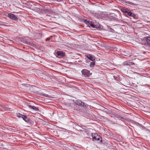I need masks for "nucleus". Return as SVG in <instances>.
<instances>
[{
  "label": "nucleus",
  "instance_id": "nucleus-6",
  "mask_svg": "<svg viewBox=\"0 0 150 150\" xmlns=\"http://www.w3.org/2000/svg\"><path fill=\"white\" fill-rule=\"evenodd\" d=\"M28 106L29 108H31L34 110L35 111H38L39 110L35 106H32L31 105H29Z\"/></svg>",
  "mask_w": 150,
  "mask_h": 150
},
{
  "label": "nucleus",
  "instance_id": "nucleus-7",
  "mask_svg": "<svg viewBox=\"0 0 150 150\" xmlns=\"http://www.w3.org/2000/svg\"><path fill=\"white\" fill-rule=\"evenodd\" d=\"M56 54L57 55L59 56L63 57L64 55V54L62 51H57Z\"/></svg>",
  "mask_w": 150,
  "mask_h": 150
},
{
  "label": "nucleus",
  "instance_id": "nucleus-8",
  "mask_svg": "<svg viewBox=\"0 0 150 150\" xmlns=\"http://www.w3.org/2000/svg\"><path fill=\"white\" fill-rule=\"evenodd\" d=\"M76 103L78 105H80L81 106H84V103L82 102L81 101L76 100Z\"/></svg>",
  "mask_w": 150,
  "mask_h": 150
},
{
  "label": "nucleus",
  "instance_id": "nucleus-13",
  "mask_svg": "<svg viewBox=\"0 0 150 150\" xmlns=\"http://www.w3.org/2000/svg\"><path fill=\"white\" fill-rule=\"evenodd\" d=\"M42 95L43 96H45L47 97H50L49 95L44 93H42Z\"/></svg>",
  "mask_w": 150,
  "mask_h": 150
},
{
  "label": "nucleus",
  "instance_id": "nucleus-5",
  "mask_svg": "<svg viewBox=\"0 0 150 150\" xmlns=\"http://www.w3.org/2000/svg\"><path fill=\"white\" fill-rule=\"evenodd\" d=\"M88 58L90 60L93 61L95 59V57L93 55L88 54L87 55Z\"/></svg>",
  "mask_w": 150,
  "mask_h": 150
},
{
  "label": "nucleus",
  "instance_id": "nucleus-12",
  "mask_svg": "<svg viewBox=\"0 0 150 150\" xmlns=\"http://www.w3.org/2000/svg\"><path fill=\"white\" fill-rule=\"evenodd\" d=\"M22 118L25 122H28L29 121V119L25 115H23Z\"/></svg>",
  "mask_w": 150,
  "mask_h": 150
},
{
  "label": "nucleus",
  "instance_id": "nucleus-14",
  "mask_svg": "<svg viewBox=\"0 0 150 150\" xmlns=\"http://www.w3.org/2000/svg\"><path fill=\"white\" fill-rule=\"evenodd\" d=\"M23 115H22L21 114H19V113L17 114V116L18 117H22V116H23Z\"/></svg>",
  "mask_w": 150,
  "mask_h": 150
},
{
  "label": "nucleus",
  "instance_id": "nucleus-1",
  "mask_svg": "<svg viewBox=\"0 0 150 150\" xmlns=\"http://www.w3.org/2000/svg\"><path fill=\"white\" fill-rule=\"evenodd\" d=\"M92 137L93 138V141L96 140H100V142H102V140L101 138H100L99 136L96 133H93L92 134Z\"/></svg>",
  "mask_w": 150,
  "mask_h": 150
},
{
  "label": "nucleus",
  "instance_id": "nucleus-2",
  "mask_svg": "<svg viewBox=\"0 0 150 150\" xmlns=\"http://www.w3.org/2000/svg\"><path fill=\"white\" fill-rule=\"evenodd\" d=\"M90 25L91 27L93 28H98L100 27L99 24L96 21L91 22Z\"/></svg>",
  "mask_w": 150,
  "mask_h": 150
},
{
  "label": "nucleus",
  "instance_id": "nucleus-16",
  "mask_svg": "<svg viewBox=\"0 0 150 150\" xmlns=\"http://www.w3.org/2000/svg\"><path fill=\"white\" fill-rule=\"evenodd\" d=\"M84 22L86 24H89L90 25V23L91 22H89V21H87L86 20L84 21Z\"/></svg>",
  "mask_w": 150,
  "mask_h": 150
},
{
  "label": "nucleus",
  "instance_id": "nucleus-9",
  "mask_svg": "<svg viewBox=\"0 0 150 150\" xmlns=\"http://www.w3.org/2000/svg\"><path fill=\"white\" fill-rule=\"evenodd\" d=\"M145 40L146 42L147 45L150 46V37H147L145 38Z\"/></svg>",
  "mask_w": 150,
  "mask_h": 150
},
{
  "label": "nucleus",
  "instance_id": "nucleus-3",
  "mask_svg": "<svg viewBox=\"0 0 150 150\" xmlns=\"http://www.w3.org/2000/svg\"><path fill=\"white\" fill-rule=\"evenodd\" d=\"M8 16L13 20L16 21L18 19L16 16L13 14L9 13L8 14Z\"/></svg>",
  "mask_w": 150,
  "mask_h": 150
},
{
  "label": "nucleus",
  "instance_id": "nucleus-11",
  "mask_svg": "<svg viewBox=\"0 0 150 150\" xmlns=\"http://www.w3.org/2000/svg\"><path fill=\"white\" fill-rule=\"evenodd\" d=\"M121 11L123 13H127L129 11V10L127 8H122L120 9Z\"/></svg>",
  "mask_w": 150,
  "mask_h": 150
},
{
  "label": "nucleus",
  "instance_id": "nucleus-10",
  "mask_svg": "<svg viewBox=\"0 0 150 150\" xmlns=\"http://www.w3.org/2000/svg\"><path fill=\"white\" fill-rule=\"evenodd\" d=\"M127 13V15L129 16L132 17L134 18V17H135V14L132 13L131 12H129V11H128Z\"/></svg>",
  "mask_w": 150,
  "mask_h": 150
},
{
  "label": "nucleus",
  "instance_id": "nucleus-15",
  "mask_svg": "<svg viewBox=\"0 0 150 150\" xmlns=\"http://www.w3.org/2000/svg\"><path fill=\"white\" fill-rule=\"evenodd\" d=\"M94 62H93L91 63L90 66L91 67H93L94 66Z\"/></svg>",
  "mask_w": 150,
  "mask_h": 150
},
{
  "label": "nucleus",
  "instance_id": "nucleus-4",
  "mask_svg": "<svg viewBox=\"0 0 150 150\" xmlns=\"http://www.w3.org/2000/svg\"><path fill=\"white\" fill-rule=\"evenodd\" d=\"M81 73L83 75L86 76H88L90 75V72L87 69H83L81 71Z\"/></svg>",
  "mask_w": 150,
  "mask_h": 150
}]
</instances>
